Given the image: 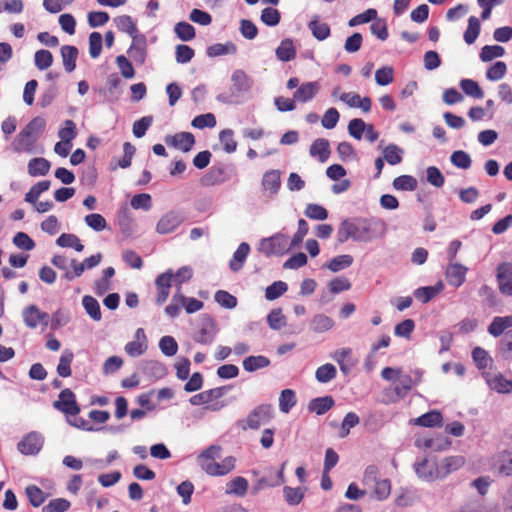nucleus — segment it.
Here are the masks:
<instances>
[{
    "instance_id": "nucleus-56",
    "label": "nucleus",
    "mask_w": 512,
    "mask_h": 512,
    "mask_svg": "<svg viewBox=\"0 0 512 512\" xmlns=\"http://www.w3.org/2000/svg\"><path fill=\"white\" fill-rule=\"evenodd\" d=\"M260 19L265 25L274 27L280 23L281 14L276 8L266 7L261 11Z\"/></svg>"
},
{
    "instance_id": "nucleus-7",
    "label": "nucleus",
    "mask_w": 512,
    "mask_h": 512,
    "mask_svg": "<svg viewBox=\"0 0 512 512\" xmlns=\"http://www.w3.org/2000/svg\"><path fill=\"white\" fill-rule=\"evenodd\" d=\"M53 407L66 415L76 416L80 413L76 396L69 388H65L60 392L58 400L53 402Z\"/></svg>"
},
{
    "instance_id": "nucleus-43",
    "label": "nucleus",
    "mask_w": 512,
    "mask_h": 512,
    "mask_svg": "<svg viewBox=\"0 0 512 512\" xmlns=\"http://www.w3.org/2000/svg\"><path fill=\"white\" fill-rule=\"evenodd\" d=\"M403 149L396 144H389L383 149V157L390 165H397L402 162Z\"/></svg>"
},
{
    "instance_id": "nucleus-6",
    "label": "nucleus",
    "mask_w": 512,
    "mask_h": 512,
    "mask_svg": "<svg viewBox=\"0 0 512 512\" xmlns=\"http://www.w3.org/2000/svg\"><path fill=\"white\" fill-rule=\"evenodd\" d=\"M258 250L267 257L272 255H283L290 250L288 237L277 233L269 238L262 239Z\"/></svg>"
},
{
    "instance_id": "nucleus-22",
    "label": "nucleus",
    "mask_w": 512,
    "mask_h": 512,
    "mask_svg": "<svg viewBox=\"0 0 512 512\" xmlns=\"http://www.w3.org/2000/svg\"><path fill=\"white\" fill-rule=\"evenodd\" d=\"M280 176L279 170L272 169L265 172L261 182L263 190L269 192L271 196L276 195L281 187Z\"/></svg>"
},
{
    "instance_id": "nucleus-11",
    "label": "nucleus",
    "mask_w": 512,
    "mask_h": 512,
    "mask_svg": "<svg viewBox=\"0 0 512 512\" xmlns=\"http://www.w3.org/2000/svg\"><path fill=\"white\" fill-rule=\"evenodd\" d=\"M164 141L169 147L189 152L195 144V137L190 132H179L174 135H166Z\"/></svg>"
},
{
    "instance_id": "nucleus-15",
    "label": "nucleus",
    "mask_w": 512,
    "mask_h": 512,
    "mask_svg": "<svg viewBox=\"0 0 512 512\" xmlns=\"http://www.w3.org/2000/svg\"><path fill=\"white\" fill-rule=\"evenodd\" d=\"M465 464L463 456H449L445 457L439 464H437V479H444L454 471L459 470Z\"/></svg>"
},
{
    "instance_id": "nucleus-38",
    "label": "nucleus",
    "mask_w": 512,
    "mask_h": 512,
    "mask_svg": "<svg viewBox=\"0 0 512 512\" xmlns=\"http://www.w3.org/2000/svg\"><path fill=\"white\" fill-rule=\"evenodd\" d=\"M82 305L91 319L97 322L102 319L100 304L94 297L85 295L82 298Z\"/></svg>"
},
{
    "instance_id": "nucleus-42",
    "label": "nucleus",
    "mask_w": 512,
    "mask_h": 512,
    "mask_svg": "<svg viewBox=\"0 0 512 512\" xmlns=\"http://www.w3.org/2000/svg\"><path fill=\"white\" fill-rule=\"evenodd\" d=\"M459 85L462 91L469 97L475 99H482L484 97V91L479 84L472 79H462Z\"/></svg>"
},
{
    "instance_id": "nucleus-36",
    "label": "nucleus",
    "mask_w": 512,
    "mask_h": 512,
    "mask_svg": "<svg viewBox=\"0 0 512 512\" xmlns=\"http://www.w3.org/2000/svg\"><path fill=\"white\" fill-rule=\"evenodd\" d=\"M481 31L480 20L476 16H470L468 18V25L464 32L463 38L466 44H473L478 38Z\"/></svg>"
},
{
    "instance_id": "nucleus-2",
    "label": "nucleus",
    "mask_w": 512,
    "mask_h": 512,
    "mask_svg": "<svg viewBox=\"0 0 512 512\" xmlns=\"http://www.w3.org/2000/svg\"><path fill=\"white\" fill-rule=\"evenodd\" d=\"M231 87L229 91L219 93L216 99L224 104H240L244 100V96L251 92L254 81L243 70L236 69L231 75Z\"/></svg>"
},
{
    "instance_id": "nucleus-40",
    "label": "nucleus",
    "mask_w": 512,
    "mask_h": 512,
    "mask_svg": "<svg viewBox=\"0 0 512 512\" xmlns=\"http://www.w3.org/2000/svg\"><path fill=\"white\" fill-rule=\"evenodd\" d=\"M284 499L290 506H296L302 502L305 496V488L303 487H290L284 486L283 488Z\"/></svg>"
},
{
    "instance_id": "nucleus-45",
    "label": "nucleus",
    "mask_w": 512,
    "mask_h": 512,
    "mask_svg": "<svg viewBox=\"0 0 512 512\" xmlns=\"http://www.w3.org/2000/svg\"><path fill=\"white\" fill-rule=\"evenodd\" d=\"M183 300H185V295L178 287L176 293L172 296L171 303L165 307V313L171 318L177 317L183 307Z\"/></svg>"
},
{
    "instance_id": "nucleus-49",
    "label": "nucleus",
    "mask_w": 512,
    "mask_h": 512,
    "mask_svg": "<svg viewBox=\"0 0 512 512\" xmlns=\"http://www.w3.org/2000/svg\"><path fill=\"white\" fill-rule=\"evenodd\" d=\"M73 353L69 350L63 352L57 365V373L60 377L66 378L71 376V363L73 361Z\"/></svg>"
},
{
    "instance_id": "nucleus-5",
    "label": "nucleus",
    "mask_w": 512,
    "mask_h": 512,
    "mask_svg": "<svg viewBox=\"0 0 512 512\" xmlns=\"http://www.w3.org/2000/svg\"><path fill=\"white\" fill-rule=\"evenodd\" d=\"M218 333V327L214 318L209 314L201 315L199 327L193 335V340L202 345H210L214 342Z\"/></svg>"
},
{
    "instance_id": "nucleus-50",
    "label": "nucleus",
    "mask_w": 512,
    "mask_h": 512,
    "mask_svg": "<svg viewBox=\"0 0 512 512\" xmlns=\"http://www.w3.org/2000/svg\"><path fill=\"white\" fill-rule=\"evenodd\" d=\"M337 375L336 367L327 363L317 368L315 378L320 383H328L333 380Z\"/></svg>"
},
{
    "instance_id": "nucleus-18",
    "label": "nucleus",
    "mask_w": 512,
    "mask_h": 512,
    "mask_svg": "<svg viewBox=\"0 0 512 512\" xmlns=\"http://www.w3.org/2000/svg\"><path fill=\"white\" fill-rule=\"evenodd\" d=\"M467 271V267L462 264L450 262L446 269V279L450 285L458 288L465 282Z\"/></svg>"
},
{
    "instance_id": "nucleus-34",
    "label": "nucleus",
    "mask_w": 512,
    "mask_h": 512,
    "mask_svg": "<svg viewBox=\"0 0 512 512\" xmlns=\"http://www.w3.org/2000/svg\"><path fill=\"white\" fill-rule=\"evenodd\" d=\"M270 363V359L264 355H251L243 360L242 365L245 371L255 372L259 369L268 367Z\"/></svg>"
},
{
    "instance_id": "nucleus-27",
    "label": "nucleus",
    "mask_w": 512,
    "mask_h": 512,
    "mask_svg": "<svg viewBox=\"0 0 512 512\" xmlns=\"http://www.w3.org/2000/svg\"><path fill=\"white\" fill-rule=\"evenodd\" d=\"M335 404L332 396H323L312 399L308 404V410L317 415H323L328 412Z\"/></svg>"
},
{
    "instance_id": "nucleus-61",
    "label": "nucleus",
    "mask_w": 512,
    "mask_h": 512,
    "mask_svg": "<svg viewBox=\"0 0 512 512\" xmlns=\"http://www.w3.org/2000/svg\"><path fill=\"white\" fill-rule=\"evenodd\" d=\"M507 72V65L503 61H497L486 71V78L490 81L502 79Z\"/></svg>"
},
{
    "instance_id": "nucleus-59",
    "label": "nucleus",
    "mask_w": 512,
    "mask_h": 512,
    "mask_svg": "<svg viewBox=\"0 0 512 512\" xmlns=\"http://www.w3.org/2000/svg\"><path fill=\"white\" fill-rule=\"evenodd\" d=\"M34 63L39 70H46L53 63V55L49 50H38L34 55Z\"/></svg>"
},
{
    "instance_id": "nucleus-29",
    "label": "nucleus",
    "mask_w": 512,
    "mask_h": 512,
    "mask_svg": "<svg viewBox=\"0 0 512 512\" xmlns=\"http://www.w3.org/2000/svg\"><path fill=\"white\" fill-rule=\"evenodd\" d=\"M308 28L318 41L327 39L331 33L330 26L326 22H321L317 15L308 23Z\"/></svg>"
},
{
    "instance_id": "nucleus-52",
    "label": "nucleus",
    "mask_w": 512,
    "mask_h": 512,
    "mask_svg": "<svg viewBox=\"0 0 512 512\" xmlns=\"http://www.w3.org/2000/svg\"><path fill=\"white\" fill-rule=\"evenodd\" d=\"M174 32L182 41H190L195 38L196 32L193 25L188 22H178L174 27Z\"/></svg>"
},
{
    "instance_id": "nucleus-57",
    "label": "nucleus",
    "mask_w": 512,
    "mask_h": 512,
    "mask_svg": "<svg viewBox=\"0 0 512 512\" xmlns=\"http://www.w3.org/2000/svg\"><path fill=\"white\" fill-rule=\"evenodd\" d=\"M267 323L273 330H280L286 325V317L282 313L281 308L272 309L267 315Z\"/></svg>"
},
{
    "instance_id": "nucleus-12",
    "label": "nucleus",
    "mask_w": 512,
    "mask_h": 512,
    "mask_svg": "<svg viewBox=\"0 0 512 512\" xmlns=\"http://www.w3.org/2000/svg\"><path fill=\"white\" fill-rule=\"evenodd\" d=\"M173 278L174 272L172 269H168L166 272L157 276L155 285L157 288L156 303L158 305H162L168 299Z\"/></svg>"
},
{
    "instance_id": "nucleus-54",
    "label": "nucleus",
    "mask_w": 512,
    "mask_h": 512,
    "mask_svg": "<svg viewBox=\"0 0 512 512\" xmlns=\"http://www.w3.org/2000/svg\"><path fill=\"white\" fill-rule=\"evenodd\" d=\"M25 491L30 504L34 507L41 506L46 500L47 495L36 485L27 486Z\"/></svg>"
},
{
    "instance_id": "nucleus-25",
    "label": "nucleus",
    "mask_w": 512,
    "mask_h": 512,
    "mask_svg": "<svg viewBox=\"0 0 512 512\" xmlns=\"http://www.w3.org/2000/svg\"><path fill=\"white\" fill-rule=\"evenodd\" d=\"M60 52L65 71L67 73L73 72L76 68V61L79 54L78 48L72 45H63Z\"/></svg>"
},
{
    "instance_id": "nucleus-41",
    "label": "nucleus",
    "mask_w": 512,
    "mask_h": 512,
    "mask_svg": "<svg viewBox=\"0 0 512 512\" xmlns=\"http://www.w3.org/2000/svg\"><path fill=\"white\" fill-rule=\"evenodd\" d=\"M296 393L292 389H284L281 391L279 397V409L283 413H289L290 410L296 405Z\"/></svg>"
},
{
    "instance_id": "nucleus-28",
    "label": "nucleus",
    "mask_w": 512,
    "mask_h": 512,
    "mask_svg": "<svg viewBox=\"0 0 512 512\" xmlns=\"http://www.w3.org/2000/svg\"><path fill=\"white\" fill-rule=\"evenodd\" d=\"M250 252V246L246 242H242L233 254L230 260L229 267L233 272H238L242 269L246 258Z\"/></svg>"
},
{
    "instance_id": "nucleus-44",
    "label": "nucleus",
    "mask_w": 512,
    "mask_h": 512,
    "mask_svg": "<svg viewBox=\"0 0 512 512\" xmlns=\"http://www.w3.org/2000/svg\"><path fill=\"white\" fill-rule=\"evenodd\" d=\"M353 257L349 254L338 255L332 258L326 267L332 272H339L343 269L350 267L353 264Z\"/></svg>"
},
{
    "instance_id": "nucleus-60",
    "label": "nucleus",
    "mask_w": 512,
    "mask_h": 512,
    "mask_svg": "<svg viewBox=\"0 0 512 512\" xmlns=\"http://www.w3.org/2000/svg\"><path fill=\"white\" fill-rule=\"evenodd\" d=\"M288 289L287 283L283 281H275L266 288L265 297L269 301H273L282 296Z\"/></svg>"
},
{
    "instance_id": "nucleus-21",
    "label": "nucleus",
    "mask_w": 512,
    "mask_h": 512,
    "mask_svg": "<svg viewBox=\"0 0 512 512\" xmlns=\"http://www.w3.org/2000/svg\"><path fill=\"white\" fill-rule=\"evenodd\" d=\"M146 37L144 35L133 38V42L128 49L129 56L138 64H143L146 60Z\"/></svg>"
},
{
    "instance_id": "nucleus-17",
    "label": "nucleus",
    "mask_w": 512,
    "mask_h": 512,
    "mask_svg": "<svg viewBox=\"0 0 512 512\" xmlns=\"http://www.w3.org/2000/svg\"><path fill=\"white\" fill-rule=\"evenodd\" d=\"M284 466H285V463L282 464L280 470L277 471L276 475L273 477L259 478L255 482V484L252 486V490H251L252 494L256 495L266 487H277V486L282 485L285 482V477H284V473H283Z\"/></svg>"
},
{
    "instance_id": "nucleus-8",
    "label": "nucleus",
    "mask_w": 512,
    "mask_h": 512,
    "mask_svg": "<svg viewBox=\"0 0 512 512\" xmlns=\"http://www.w3.org/2000/svg\"><path fill=\"white\" fill-rule=\"evenodd\" d=\"M43 444V436L36 431H32L18 442L17 449L23 455H37L41 451Z\"/></svg>"
},
{
    "instance_id": "nucleus-3",
    "label": "nucleus",
    "mask_w": 512,
    "mask_h": 512,
    "mask_svg": "<svg viewBox=\"0 0 512 512\" xmlns=\"http://www.w3.org/2000/svg\"><path fill=\"white\" fill-rule=\"evenodd\" d=\"M46 121L42 117L33 118L17 135L14 145L17 152H32L39 134L45 129Z\"/></svg>"
},
{
    "instance_id": "nucleus-10",
    "label": "nucleus",
    "mask_w": 512,
    "mask_h": 512,
    "mask_svg": "<svg viewBox=\"0 0 512 512\" xmlns=\"http://www.w3.org/2000/svg\"><path fill=\"white\" fill-rule=\"evenodd\" d=\"M496 278L501 294L512 296V263L502 262L497 266Z\"/></svg>"
},
{
    "instance_id": "nucleus-14",
    "label": "nucleus",
    "mask_w": 512,
    "mask_h": 512,
    "mask_svg": "<svg viewBox=\"0 0 512 512\" xmlns=\"http://www.w3.org/2000/svg\"><path fill=\"white\" fill-rule=\"evenodd\" d=\"M229 179L226 165L219 163L213 165L209 171L201 178L203 186H214L222 184Z\"/></svg>"
},
{
    "instance_id": "nucleus-58",
    "label": "nucleus",
    "mask_w": 512,
    "mask_h": 512,
    "mask_svg": "<svg viewBox=\"0 0 512 512\" xmlns=\"http://www.w3.org/2000/svg\"><path fill=\"white\" fill-rule=\"evenodd\" d=\"M304 214L312 220H325L328 218V211L322 205L309 203L307 204Z\"/></svg>"
},
{
    "instance_id": "nucleus-32",
    "label": "nucleus",
    "mask_w": 512,
    "mask_h": 512,
    "mask_svg": "<svg viewBox=\"0 0 512 512\" xmlns=\"http://www.w3.org/2000/svg\"><path fill=\"white\" fill-rule=\"evenodd\" d=\"M443 423V416L437 410L429 411L415 419V424L422 427H441Z\"/></svg>"
},
{
    "instance_id": "nucleus-55",
    "label": "nucleus",
    "mask_w": 512,
    "mask_h": 512,
    "mask_svg": "<svg viewBox=\"0 0 512 512\" xmlns=\"http://www.w3.org/2000/svg\"><path fill=\"white\" fill-rule=\"evenodd\" d=\"M143 372L156 379L164 377L167 373L166 367L158 361H147L143 365Z\"/></svg>"
},
{
    "instance_id": "nucleus-19",
    "label": "nucleus",
    "mask_w": 512,
    "mask_h": 512,
    "mask_svg": "<svg viewBox=\"0 0 512 512\" xmlns=\"http://www.w3.org/2000/svg\"><path fill=\"white\" fill-rule=\"evenodd\" d=\"M485 379L488 386L498 393L505 394L512 392V381L506 379L501 373H487Z\"/></svg>"
},
{
    "instance_id": "nucleus-16",
    "label": "nucleus",
    "mask_w": 512,
    "mask_h": 512,
    "mask_svg": "<svg viewBox=\"0 0 512 512\" xmlns=\"http://www.w3.org/2000/svg\"><path fill=\"white\" fill-rule=\"evenodd\" d=\"M319 90L320 84L318 81L305 82L293 93L294 100L300 103L309 102L318 94Z\"/></svg>"
},
{
    "instance_id": "nucleus-20",
    "label": "nucleus",
    "mask_w": 512,
    "mask_h": 512,
    "mask_svg": "<svg viewBox=\"0 0 512 512\" xmlns=\"http://www.w3.org/2000/svg\"><path fill=\"white\" fill-rule=\"evenodd\" d=\"M413 467L419 478L428 482H433L437 479L436 463H429V461L424 458L421 461L414 463Z\"/></svg>"
},
{
    "instance_id": "nucleus-46",
    "label": "nucleus",
    "mask_w": 512,
    "mask_h": 512,
    "mask_svg": "<svg viewBox=\"0 0 512 512\" xmlns=\"http://www.w3.org/2000/svg\"><path fill=\"white\" fill-rule=\"evenodd\" d=\"M333 326V319L324 314H317L311 320V329L317 333L328 331L332 329Z\"/></svg>"
},
{
    "instance_id": "nucleus-53",
    "label": "nucleus",
    "mask_w": 512,
    "mask_h": 512,
    "mask_svg": "<svg viewBox=\"0 0 512 512\" xmlns=\"http://www.w3.org/2000/svg\"><path fill=\"white\" fill-rule=\"evenodd\" d=\"M451 163L460 169H469L472 165V159L470 155L463 150H456L450 156Z\"/></svg>"
},
{
    "instance_id": "nucleus-26",
    "label": "nucleus",
    "mask_w": 512,
    "mask_h": 512,
    "mask_svg": "<svg viewBox=\"0 0 512 512\" xmlns=\"http://www.w3.org/2000/svg\"><path fill=\"white\" fill-rule=\"evenodd\" d=\"M512 327V314L508 316H496L488 326V333L493 337L501 336L506 329Z\"/></svg>"
},
{
    "instance_id": "nucleus-64",
    "label": "nucleus",
    "mask_w": 512,
    "mask_h": 512,
    "mask_svg": "<svg viewBox=\"0 0 512 512\" xmlns=\"http://www.w3.org/2000/svg\"><path fill=\"white\" fill-rule=\"evenodd\" d=\"M499 350L505 359L512 358V329L504 333L499 343Z\"/></svg>"
},
{
    "instance_id": "nucleus-4",
    "label": "nucleus",
    "mask_w": 512,
    "mask_h": 512,
    "mask_svg": "<svg viewBox=\"0 0 512 512\" xmlns=\"http://www.w3.org/2000/svg\"><path fill=\"white\" fill-rule=\"evenodd\" d=\"M273 418V407L271 404H260L256 406L247 416L246 420H239L237 425L243 429L257 430L261 425L267 424Z\"/></svg>"
},
{
    "instance_id": "nucleus-51",
    "label": "nucleus",
    "mask_w": 512,
    "mask_h": 512,
    "mask_svg": "<svg viewBox=\"0 0 512 512\" xmlns=\"http://www.w3.org/2000/svg\"><path fill=\"white\" fill-rule=\"evenodd\" d=\"M505 49L500 45H485L481 48L479 57L483 62L492 61L494 58L502 57Z\"/></svg>"
},
{
    "instance_id": "nucleus-24",
    "label": "nucleus",
    "mask_w": 512,
    "mask_h": 512,
    "mask_svg": "<svg viewBox=\"0 0 512 512\" xmlns=\"http://www.w3.org/2000/svg\"><path fill=\"white\" fill-rule=\"evenodd\" d=\"M309 153L312 157H317L321 163L326 162L331 154L329 141L325 138L316 139L311 144Z\"/></svg>"
},
{
    "instance_id": "nucleus-47",
    "label": "nucleus",
    "mask_w": 512,
    "mask_h": 512,
    "mask_svg": "<svg viewBox=\"0 0 512 512\" xmlns=\"http://www.w3.org/2000/svg\"><path fill=\"white\" fill-rule=\"evenodd\" d=\"M418 186V181L411 175H401L393 180V187L400 191H414Z\"/></svg>"
},
{
    "instance_id": "nucleus-63",
    "label": "nucleus",
    "mask_w": 512,
    "mask_h": 512,
    "mask_svg": "<svg viewBox=\"0 0 512 512\" xmlns=\"http://www.w3.org/2000/svg\"><path fill=\"white\" fill-rule=\"evenodd\" d=\"M70 506L71 503L67 499L55 498L42 507V512H66Z\"/></svg>"
},
{
    "instance_id": "nucleus-62",
    "label": "nucleus",
    "mask_w": 512,
    "mask_h": 512,
    "mask_svg": "<svg viewBox=\"0 0 512 512\" xmlns=\"http://www.w3.org/2000/svg\"><path fill=\"white\" fill-rule=\"evenodd\" d=\"M215 301L223 308L233 309L237 306V298L225 290H218L215 293Z\"/></svg>"
},
{
    "instance_id": "nucleus-35",
    "label": "nucleus",
    "mask_w": 512,
    "mask_h": 512,
    "mask_svg": "<svg viewBox=\"0 0 512 512\" xmlns=\"http://www.w3.org/2000/svg\"><path fill=\"white\" fill-rule=\"evenodd\" d=\"M50 162L42 157L33 158L28 163V173L33 176H45L50 170Z\"/></svg>"
},
{
    "instance_id": "nucleus-1",
    "label": "nucleus",
    "mask_w": 512,
    "mask_h": 512,
    "mask_svg": "<svg viewBox=\"0 0 512 512\" xmlns=\"http://www.w3.org/2000/svg\"><path fill=\"white\" fill-rule=\"evenodd\" d=\"M374 238L372 223L368 219H345L341 222L337 231L339 243H345L349 239L358 242H370Z\"/></svg>"
},
{
    "instance_id": "nucleus-30",
    "label": "nucleus",
    "mask_w": 512,
    "mask_h": 512,
    "mask_svg": "<svg viewBox=\"0 0 512 512\" xmlns=\"http://www.w3.org/2000/svg\"><path fill=\"white\" fill-rule=\"evenodd\" d=\"M276 57L282 62H289L296 57V49L292 39L286 38L281 41L275 51Z\"/></svg>"
},
{
    "instance_id": "nucleus-48",
    "label": "nucleus",
    "mask_w": 512,
    "mask_h": 512,
    "mask_svg": "<svg viewBox=\"0 0 512 512\" xmlns=\"http://www.w3.org/2000/svg\"><path fill=\"white\" fill-rule=\"evenodd\" d=\"M50 185L51 182L49 180L39 181L25 194V201L31 204H36L40 194L47 191L50 188Z\"/></svg>"
},
{
    "instance_id": "nucleus-23",
    "label": "nucleus",
    "mask_w": 512,
    "mask_h": 512,
    "mask_svg": "<svg viewBox=\"0 0 512 512\" xmlns=\"http://www.w3.org/2000/svg\"><path fill=\"white\" fill-rule=\"evenodd\" d=\"M444 289V285L441 281L437 282L434 286H424L417 288L413 295L414 297L423 304L428 303L434 297Z\"/></svg>"
},
{
    "instance_id": "nucleus-33",
    "label": "nucleus",
    "mask_w": 512,
    "mask_h": 512,
    "mask_svg": "<svg viewBox=\"0 0 512 512\" xmlns=\"http://www.w3.org/2000/svg\"><path fill=\"white\" fill-rule=\"evenodd\" d=\"M248 487L249 483L247 479L242 476H237L226 484V494H233L238 497H243L246 495Z\"/></svg>"
},
{
    "instance_id": "nucleus-9",
    "label": "nucleus",
    "mask_w": 512,
    "mask_h": 512,
    "mask_svg": "<svg viewBox=\"0 0 512 512\" xmlns=\"http://www.w3.org/2000/svg\"><path fill=\"white\" fill-rule=\"evenodd\" d=\"M186 219L182 211L171 210L164 214L156 225V231L159 234H168L173 232Z\"/></svg>"
},
{
    "instance_id": "nucleus-39",
    "label": "nucleus",
    "mask_w": 512,
    "mask_h": 512,
    "mask_svg": "<svg viewBox=\"0 0 512 512\" xmlns=\"http://www.w3.org/2000/svg\"><path fill=\"white\" fill-rule=\"evenodd\" d=\"M117 28L123 32H126L132 38H135L138 35V28L136 24L133 22L132 17L129 15H121L114 19Z\"/></svg>"
},
{
    "instance_id": "nucleus-31",
    "label": "nucleus",
    "mask_w": 512,
    "mask_h": 512,
    "mask_svg": "<svg viewBox=\"0 0 512 512\" xmlns=\"http://www.w3.org/2000/svg\"><path fill=\"white\" fill-rule=\"evenodd\" d=\"M118 225L121 233L125 237H131L135 232V223L130 216L128 209L123 208L118 212Z\"/></svg>"
},
{
    "instance_id": "nucleus-13",
    "label": "nucleus",
    "mask_w": 512,
    "mask_h": 512,
    "mask_svg": "<svg viewBox=\"0 0 512 512\" xmlns=\"http://www.w3.org/2000/svg\"><path fill=\"white\" fill-rule=\"evenodd\" d=\"M230 389H231L230 385H225V386L205 390L201 393L193 395L189 399V402L193 406L209 404L213 400H217V399H220L221 397H223Z\"/></svg>"
},
{
    "instance_id": "nucleus-37",
    "label": "nucleus",
    "mask_w": 512,
    "mask_h": 512,
    "mask_svg": "<svg viewBox=\"0 0 512 512\" xmlns=\"http://www.w3.org/2000/svg\"><path fill=\"white\" fill-rule=\"evenodd\" d=\"M236 52H237V46L231 41L226 42L225 44L215 43L206 49V55L208 57H217V56H222V55H227V54H236Z\"/></svg>"
}]
</instances>
